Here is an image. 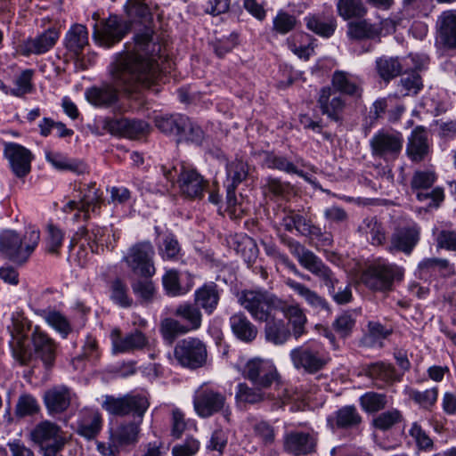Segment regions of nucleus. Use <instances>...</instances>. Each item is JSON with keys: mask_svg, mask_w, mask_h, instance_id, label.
Listing matches in <instances>:
<instances>
[{"mask_svg": "<svg viewBox=\"0 0 456 456\" xmlns=\"http://www.w3.org/2000/svg\"><path fill=\"white\" fill-rule=\"evenodd\" d=\"M242 375L258 388H268L278 379L273 363L261 358L249 360L243 368Z\"/></svg>", "mask_w": 456, "mask_h": 456, "instance_id": "obj_12", "label": "nucleus"}, {"mask_svg": "<svg viewBox=\"0 0 456 456\" xmlns=\"http://www.w3.org/2000/svg\"><path fill=\"white\" fill-rule=\"evenodd\" d=\"M316 444V438L304 432H290L284 438V449L294 456H302L314 452Z\"/></svg>", "mask_w": 456, "mask_h": 456, "instance_id": "obj_22", "label": "nucleus"}, {"mask_svg": "<svg viewBox=\"0 0 456 456\" xmlns=\"http://www.w3.org/2000/svg\"><path fill=\"white\" fill-rule=\"evenodd\" d=\"M88 45V31L82 24H74L65 37V46L76 55H79Z\"/></svg>", "mask_w": 456, "mask_h": 456, "instance_id": "obj_38", "label": "nucleus"}, {"mask_svg": "<svg viewBox=\"0 0 456 456\" xmlns=\"http://www.w3.org/2000/svg\"><path fill=\"white\" fill-rule=\"evenodd\" d=\"M306 28L316 35L329 38L337 28V20L333 16L322 17L320 14H310L305 18Z\"/></svg>", "mask_w": 456, "mask_h": 456, "instance_id": "obj_37", "label": "nucleus"}, {"mask_svg": "<svg viewBox=\"0 0 456 456\" xmlns=\"http://www.w3.org/2000/svg\"><path fill=\"white\" fill-rule=\"evenodd\" d=\"M285 284L295 293L303 297L311 307L318 310H329V304L326 299L305 284L289 278L285 281Z\"/></svg>", "mask_w": 456, "mask_h": 456, "instance_id": "obj_35", "label": "nucleus"}, {"mask_svg": "<svg viewBox=\"0 0 456 456\" xmlns=\"http://www.w3.org/2000/svg\"><path fill=\"white\" fill-rule=\"evenodd\" d=\"M346 35L350 39L363 40L379 37V31L376 23H370L366 19H358L347 24Z\"/></svg>", "mask_w": 456, "mask_h": 456, "instance_id": "obj_41", "label": "nucleus"}, {"mask_svg": "<svg viewBox=\"0 0 456 456\" xmlns=\"http://www.w3.org/2000/svg\"><path fill=\"white\" fill-rule=\"evenodd\" d=\"M4 155L17 177L22 178L29 174L33 154L28 149L16 142H5Z\"/></svg>", "mask_w": 456, "mask_h": 456, "instance_id": "obj_15", "label": "nucleus"}, {"mask_svg": "<svg viewBox=\"0 0 456 456\" xmlns=\"http://www.w3.org/2000/svg\"><path fill=\"white\" fill-rule=\"evenodd\" d=\"M154 254L153 246L150 241L138 242L128 248L123 261L134 275L151 278L156 273Z\"/></svg>", "mask_w": 456, "mask_h": 456, "instance_id": "obj_8", "label": "nucleus"}, {"mask_svg": "<svg viewBox=\"0 0 456 456\" xmlns=\"http://www.w3.org/2000/svg\"><path fill=\"white\" fill-rule=\"evenodd\" d=\"M112 352L114 354L126 353L143 348L147 338L140 330H134L125 337L121 336L120 330L114 329L110 332Z\"/></svg>", "mask_w": 456, "mask_h": 456, "instance_id": "obj_20", "label": "nucleus"}, {"mask_svg": "<svg viewBox=\"0 0 456 456\" xmlns=\"http://www.w3.org/2000/svg\"><path fill=\"white\" fill-rule=\"evenodd\" d=\"M102 416L97 411L84 410L78 421L77 433L86 439L94 438L102 428Z\"/></svg>", "mask_w": 456, "mask_h": 456, "instance_id": "obj_36", "label": "nucleus"}, {"mask_svg": "<svg viewBox=\"0 0 456 456\" xmlns=\"http://www.w3.org/2000/svg\"><path fill=\"white\" fill-rule=\"evenodd\" d=\"M409 435L414 440L419 450L429 451L433 448V440L418 422L411 424L409 429Z\"/></svg>", "mask_w": 456, "mask_h": 456, "instance_id": "obj_64", "label": "nucleus"}, {"mask_svg": "<svg viewBox=\"0 0 456 456\" xmlns=\"http://www.w3.org/2000/svg\"><path fill=\"white\" fill-rule=\"evenodd\" d=\"M239 303L258 322H264L276 314L281 308V298L264 290H244Z\"/></svg>", "mask_w": 456, "mask_h": 456, "instance_id": "obj_3", "label": "nucleus"}, {"mask_svg": "<svg viewBox=\"0 0 456 456\" xmlns=\"http://www.w3.org/2000/svg\"><path fill=\"white\" fill-rule=\"evenodd\" d=\"M265 162L269 168L278 169L288 174H296L304 179L308 180V177L305 175V173L301 170H298L297 167L285 157L269 155L266 158Z\"/></svg>", "mask_w": 456, "mask_h": 456, "instance_id": "obj_56", "label": "nucleus"}, {"mask_svg": "<svg viewBox=\"0 0 456 456\" xmlns=\"http://www.w3.org/2000/svg\"><path fill=\"white\" fill-rule=\"evenodd\" d=\"M234 336L246 343L252 342L257 336V328L248 319L243 313L232 314L229 320Z\"/></svg>", "mask_w": 456, "mask_h": 456, "instance_id": "obj_26", "label": "nucleus"}, {"mask_svg": "<svg viewBox=\"0 0 456 456\" xmlns=\"http://www.w3.org/2000/svg\"><path fill=\"white\" fill-rule=\"evenodd\" d=\"M88 102L95 106L106 107L118 101V89L109 84L92 87L86 92Z\"/></svg>", "mask_w": 456, "mask_h": 456, "instance_id": "obj_34", "label": "nucleus"}, {"mask_svg": "<svg viewBox=\"0 0 456 456\" xmlns=\"http://www.w3.org/2000/svg\"><path fill=\"white\" fill-rule=\"evenodd\" d=\"M290 360L295 369L314 374L328 363V358L311 346H297L290 351Z\"/></svg>", "mask_w": 456, "mask_h": 456, "instance_id": "obj_13", "label": "nucleus"}, {"mask_svg": "<svg viewBox=\"0 0 456 456\" xmlns=\"http://www.w3.org/2000/svg\"><path fill=\"white\" fill-rule=\"evenodd\" d=\"M318 105L321 112L335 122H342L346 108L344 98L334 89L326 86L321 89Z\"/></svg>", "mask_w": 456, "mask_h": 456, "instance_id": "obj_17", "label": "nucleus"}, {"mask_svg": "<svg viewBox=\"0 0 456 456\" xmlns=\"http://www.w3.org/2000/svg\"><path fill=\"white\" fill-rule=\"evenodd\" d=\"M248 175L247 163L236 159L226 164L227 211L231 217L239 218L243 213L241 207L237 204L235 191L237 186L247 178Z\"/></svg>", "mask_w": 456, "mask_h": 456, "instance_id": "obj_11", "label": "nucleus"}, {"mask_svg": "<svg viewBox=\"0 0 456 456\" xmlns=\"http://www.w3.org/2000/svg\"><path fill=\"white\" fill-rule=\"evenodd\" d=\"M110 297L113 303L122 308H128L133 305V298L128 295V289L121 279H115L110 285Z\"/></svg>", "mask_w": 456, "mask_h": 456, "instance_id": "obj_49", "label": "nucleus"}, {"mask_svg": "<svg viewBox=\"0 0 456 456\" xmlns=\"http://www.w3.org/2000/svg\"><path fill=\"white\" fill-rule=\"evenodd\" d=\"M178 183L182 194L190 199L202 198L208 184L195 168L185 166L182 167Z\"/></svg>", "mask_w": 456, "mask_h": 456, "instance_id": "obj_16", "label": "nucleus"}, {"mask_svg": "<svg viewBox=\"0 0 456 456\" xmlns=\"http://www.w3.org/2000/svg\"><path fill=\"white\" fill-rule=\"evenodd\" d=\"M219 301L217 286L211 282L203 285L195 291V302L198 306L203 308L208 314H212Z\"/></svg>", "mask_w": 456, "mask_h": 456, "instance_id": "obj_39", "label": "nucleus"}, {"mask_svg": "<svg viewBox=\"0 0 456 456\" xmlns=\"http://www.w3.org/2000/svg\"><path fill=\"white\" fill-rule=\"evenodd\" d=\"M292 326V333L296 338L302 336L305 331L306 316L298 304H289L281 299V308H278Z\"/></svg>", "mask_w": 456, "mask_h": 456, "instance_id": "obj_25", "label": "nucleus"}, {"mask_svg": "<svg viewBox=\"0 0 456 456\" xmlns=\"http://www.w3.org/2000/svg\"><path fill=\"white\" fill-rule=\"evenodd\" d=\"M403 270L388 262L379 260L371 264L362 274V283L370 289L387 291L395 280H401Z\"/></svg>", "mask_w": 456, "mask_h": 456, "instance_id": "obj_6", "label": "nucleus"}, {"mask_svg": "<svg viewBox=\"0 0 456 456\" xmlns=\"http://www.w3.org/2000/svg\"><path fill=\"white\" fill-rule=\"evenodd\" d=\"M47 235L45 238V250L52 255H58L64 240L63 232L53 224L47 225Z\"/></svg>", "mask_w": 456, "mask_h": 456, "instance_id": "obj_59", "label": "nucleus"}, {"mask_svg": "<svg viewBox=\"0 0 456 456\" xmlns=\"http://www.w3.org/2000/svg\"><path fill=\"white\" fill-rule=\"evenodd\" d=\"M403 419L401 412L396 410L387 411L373 419V426L379 430H387Z\"/></svg>", "mask_w": 456, "mask_h": 456, "instance_id": "obj_63", "label": "nucleus"}, {"mask_svg": "<svg viewBox=\"0 0 456 456\" xmlns=\"http://www.w3.org/2000/svg\"><path fill=\"white\" fill-rule=\"evenodd\" d=\"M34 73L35 71L30 69L22 70L14 80L15 87L9 89V94L22 97L27 94H30L34 89L32 83Z\"/></svg>", "mask_w": 456, "mask_h": 456, "instance_id": "obj_50", "label": "nucleus"}, {"mask_svg": "<svg viewBox=\"0 0 456 456\" xmlns=\"http://www.w3.org/2000/svg\"><path fill=\"white\" fill-rule=\"evenodd\" d=\"M29 436L38 445L44 456H57L67 443L61 428L50 420L37 423Z\"/></svg>", "mask_w": 456, "mask_h": 456, "instance_id": "obj_4", "label": "nucleus"}, {"mask_svg": "<svg viewBox=\"0 0 456 456\" xmlns=\"http://www.w3.org/2000/svg\"><path fill=\"white\" fill-rule=\"evenodd\" d=\"M73 397L71 389L66 386H54L47 389L43 396L45 406L50 416L65 412L70 406Z\"/></svg>", "mask_w": 456, "mask_h": 456, "instance_id": "obj_18", "label": "nucleus"}, {"mask_svg": "<svg viewBox=\"0 0 456 456\" xmlns=\"http://www.w3.org/2000/svg\"><path fill=\"white\" fill-rule=\"evenodd\" d=\"M262 388L249 387L246 383H240L237 386L235 399L238 403L255 404L265 399V394Z\"/></svg>", "mask_w": 456, "mask_h": 456, "instance_id": "obj_53", "label": "nucleus"}, {"mask_svg": "<svg viewBox=\"0 0 456 456\" xmlns=\"http://www.w3.org/2000/svg\"><path fill=\"white\" fill-rule=\"evenodd\" d=\"M42 317L49 326L59 332L63 338H66L72 330L68 318L59 311L45 310L42 313Z\"/></svg>", "mask_w": 456, "mask_h": 456, "instance_id": "obj_48", "label": "nucleus"}, {"mask_svg": "<svg viewBox=\"0 0 456 456\" xmlns=\"http://www.w3.org/2000/svg\"><path fill=\"white\" fill-rule=\"evenodd\" d=\"M265 322V336L267 341L273 345H282L290 337L291 333L282 319H277L275 314L264 321Z\"/></svg>", "mask_w": 456, "mask_h": 456, "instance_id": "obj_32", "label": "nucleus"}, {"mask_svg": "<svg viewBox=\"0 0 456 456\" xmlns=\"http://www.w3.org/2000/svg\"><path fill=\"white\" fill-rule=\"evenodd\" d=\"M419 240V229L416 226L401 227L395 230L391 238L388 251L411 254Z\"/></svg>", "mask_w": 456, "mask_h": 456, "instance_id": "obj_19", "label": "nucleus"}, {"mask_svg": "<svg viewBox=\"0 0 456 456\" xmlns=\"http://www.w3.org/2000/svg\"><path fill=\"white\" fill-rule=\"evenodd\" d=\"M361 406L367 412H376L384 409L387 403V395L375 392L365 393L360 398Z\"/></svg>", "mask_w": 456, "mask_h": 456, "instance_id": "obj_57", "label": "nucleus"}, {"mask_svg": "<svg viewBox=\"0 0 456 456\" xmlns=\"http://www.w3.org/2000/svg\"><path fill=\"white\" fill-rule=\"evenodd\" d=\"M45 158L58 170L71 171L78 175L86 172V166L83 162L69 159L60 153L46 152Z\"/></svg>", "mask_w": 456, "mask_h": 456, "instance_id": "obj_44", "label": "nucleus"}, {"mask_svg": "<svg viewBox=\"0 0 456 456\" xmlns=\"http://www.w3.org/2000/svg\"><path fill=\"white\" fill-rule=\"evenodd\" d=\"M358 232L373 246L383 245L387 240L385 228L375 216L364 218L358 227Z\"/></svg>", "mask_w": 456, "mask_h": 456, "instance_id": "obj_33", "label": "nucleus"}, {"mask_svg": "<svg viewBox=\"0 0 456 456\" xmlns=\"http://www.w3.org/2000/svg\"><path fill=\"white\" fill-rule=\"evenodd\" d=\"M193 406L200 418H209L214 414L222 413L227 421L230 420L231 409L227 404L225 395L206 384L201 385L195 391Z\"/></svg>", "mask_w": 456, "mask_h": 456, "instance_id": "obj_5", "label": "nucleus"}, {"mask_svg": "<svg viewBox=\"0 0 456 456\" xmlns=\"http://www.w3.org/2000/svg\"><path fill=\"white\" fill-rule=\"evenodd\" d=\"M305 269L316 276L328 289L329 292H333V289H336L339 283V280L335 273L318 256Z\"/></svg>", "mask_w": 456, "mask_h": 456, "instance_id": "obj_40", "label": "nucleus"}, {"mask_svg": "<svg viewBox=\"0 0 456 456\" xmlns=\"http://www.w3.org/2000/svg\"><path fill=\"white\" fill-rule=\"evenodd\" d=\"M35 354L45 364L52 367L56 356V344L45 332L36 327L32 334Z\"/></svg>", "mask_w": 456, "mask_h": 456, "instance_id": "obj_21", "label": "nucleus"}, {"mask_svg": "<svg viewBox=\"0 0 456 456\" xmlns=\"http://www.w3.org/2000/svg\"><path fill=\"white\" fill-rule=\"evenodd\" d=\"M60 37L55 28H50L36 37L28 38L24 43V54H43L50 51Z\"/></svg>", "mask_w": 456, "mask_h": 456, "instance_id": "obj_24", "label": "nucleus"}, {"mask_svg": "<svg viewBox=\"0 0 456 456\" xmlns=\"http://www.w3.org/2000/svg\"><path fill=\"white\" fill-rule=\"evenodd\" d=\"M174 355L183 367L195 370L207 362L208 352L204 343L199 338H188L180 340L175 346Z\"/></svg>", "mask_w": 456, "mask_h": 456, "instance_id": "obj_10", "label": "nucleus"}, {"mask_svg": "<svg viewBox=\"0 0 456 456\" xmlns=\"http://www.w3.org/2000/svg\"><path fill=\"white\" fill-rule=\"evenodd\" d=\"M145 0H127L125 8L129 18L133 20H140L142 21H149L151 13Z\"/></svg>", "mask_w": 456, "mask_h": 456, "instance_id": "obj_60", "label": "nucleus"}, {"mask_svg": "<svg viewBox=\"0 0 456 456\" xmlns=\"http://www.w3.org/2000/svg\"><path fill=\"white\" fill-rule=\"evenodd\" d=\"M403 137L401 133L381 130L376 133L370 141L372 153L382 158H393L401 152Z\"/></svg>", "mask_w": 456, "mask_h": 456, "instance_id": "obj_14", "label": "nucleus"}, {"mask_svg": "<svg viewBox=\"0 0 456 456\" xmlns=\"http://www.w3.org/2000/svg\"><path fill=\"white\" fill-rule=\"evenodd\" d=\"M175 314L186 322L184 325L189 328V331L198 330L201 325L202 314L197 305H181L175 309Z\"/></svg>", "mask_w": 456, "mask_h": 456, "instance_id": "obj_46", "label": "nucleus"}, {"mask_svg": "<svg viewBox=\"0 0 456 456\" xmlns=\"http://www.w3.org/2000/svg\"><path fill=\"white\" fill-rule=\"evenodd\" d=\"M40 240V232L34 226L23 234L13 230L0 232V256L14 264L23 265L35 251Z\"/></svg>", "mask_w": 456, "mask_h": 456, "instance_id": "obj_2", "label": "nucleus"}, {"mask_svg": "<svg viewBox=\"0 0 456 456\" xmlns=\"http://www.w3.org/2000/svg\"><path fill=\"white\" fill-rule=\"evenodd\" d=\"M337 12L345 20L363 18L368 9L362 0H338Z\"/></svg>", "mask_w": 456, "mask_h": 456, "instance_id": "obj_42", "label": "nucleus"}, {"mask_svg": "<svg viewBox=\"0 0 456 456\" xmlns=\"http://www.w3.org/2000/svg\"><path fill=\"white\" fill-rule=\"evenodd\" d=\"M354 326L355 318L350 313H343L332 323L333 330L342 338L350 336Z\"/></svg>", "mask_w": 456, "mask_h": 456, "instance_id": "obj_62", "label": "nucleus"}, {"mask_svg": "<svg viewBox=\"0 0 456 456\" xmlns=\"http://www.w3.org/2000/svg\"><path fill=\"white\" fill-rule=\"evenodd\" d=\"M376 69L379 77L387 82L401 74L403 65L398 58L382 56L376 61Z\"/></svg>", "mask_w": 456, "mask_h": 456, "instance_id": "obj_43", "label": "nucleus"}, {"mask_svg": "<svg viewBox=\"0 0 456 456\" xmlns=\"http://www.w3.org/2000/svg\"><path fill=\"white\" fill-rule=\"evenodd\" d=\"M362 418L354 406H344L336 412V425L340 428L358 426Z\"/></svg>", "mask_w": 456, "mask_h": 456, "instance_id": "obj_51", "label": "nucleus"}, {"mask_svg": "<svg viewBox=\"0 0 456 456\" xmlns=\"http://www.w3.org/2000/svg\"><path fill=\"white\" fill-rule=\"evenodd\" d=\"M331 83L336 92H339L350 96H361V83L351 73L342 70H336L332 75Z\"/></svg>", "mask_w": 456, "mask_h": 456, "instance_id": "obj_30", "label": "nucleus"}, {"mask_svg": "<svg viewBox=\"0 0 456 456\" xmlns=\"http://www.w3.org/2000/svg\"><path fill=\"white\" fill-rule=\"evenodd\" d=\"M40 411L37 400L29 394H23L19 396L15 406V414L18 417H26L37 414Z\"/></svg>", "mask_w": 456, "mask_h": 456, "instance_id": "obj_55", "label": "nucleus"}, {"mask_svg": "<svg viewBox=\"0 0 456 456\" xmlns=\"http://www.w3.org/2000/svg\"><path fill=\"white\" fill-rule=\"evenodd\" d=\"M152 35L153 30L145 27L134 35L133 49L120 54L111 69L115 86L131 93L156 83L160 71L153 53L159 50V45L152 42Z\"/></svg>", "mask_w": 456, "mask_h": 456, "instance_id": "obj_1", "label": "nucleus"}, {"mask_svg": "<svg viewBox=\"0 0 456 456\" xmlns=\"http://www.w3.org/2000/svg\"><path fill=\"white\" fill-rule=\"evenodd\" d=\"M127 404L125 406L126 414L132 415L134 420L142 421L144 413L150 406L149 400L142 395H125Z\"/></svg>", "mask_w": 456, "mask_h": 456, "instance_id": "obj_47", "label": "nucleus"}, {"mask_svg": "<svg viewBox=\"0 0 456 456\" xmlns=\"http://www.w3.org/2000/svg\"><path fill=\"white\" fill-rule=\"evenodd\" d=\"M129 29V22L117 15H110L99 24H94L93 39L101 46L110 47L119 42Z\"/></svg>", "mask_w": 456, "mask_h": 456, "instance_id": "obj_9", "label": "nucleus"}, {"mask_svg": "<svg viewBox=\"0 0 456 456\" xmlns=\"http://www.w3.org/2000/svg\"><path fill=\"white\" fill-rule=\"evenodd\" d=\"M281 225L288 232H292L295 229L301 235L309 238L316 246L329 247L333 242L330 232L322 231L310 219L295 212L286 214L281 220Z\"/></svg>", "mask_w": 456, "mask_h": 456, "instance_id": "obj_7", "label": "nucleus"}, {"mask_svg": "<svg viewBox=\"0 0 456 456\" xmlns=\"http://www.w3.org/2000/svg\"><path fill=\"white\" fill-rule=\"evenodd\" d=\"M30 324L23 314L15 313L12 317V325L8 327L11 335L20 344L27 336Z\"/></svg>", "mask_w": 456, "mask_h": 456, "instance_id": "obj_61", "label": "nucleus"}, {"mask_svg": "<svg viewBox=\"0 0 456 456\" xmlns=\"http://www.w3.org/2000/svg\"><path fill=\"white\" fill-rule=\"evenodd\" d=\"M162 283L167 293L173 297L185 294L190 289V287L184 288L180 284L179 273L175 269L166 271Z\"/></svg>", "mask_w": 456, "mask_h": 456, "instance_id": "obj_54", "label": "nucleus"}, {"mask_svg": "<svg viewBox=\"0 0 456 456\" xmlns=\"http://www.w3.org/2000/svg\"><path fill=\"white\" fill-rule=\"evenodd\" d=\"M418 270L421 276L436 275L452 276L455 273L453 265L445 258H425L418 265Z\"/></svg>", "mask_w": 456, "mask_h": 456, "instance_id": "obj_31", "label": "nucleus"}, {"mask_svg": "<svg viewBox=\"0 0 456 456\" xmlns=\"http://www.w3.org/2000/svg\"><path fill=\"white\" fill-rule=\"evenodd\" d=\"M160 332L163 338L170 342L177 336L189 332V328L173 318H166L161 322Z\"/></svg>", "mask_w": 456, "mask_h": 456, "instance_id": "obj_58", "label": "nucleus"}, {"mask_svg": "<svg viewBox=\"0 0 456 456\" xmlns=\"http://www.w3.org/2000/svg\"><path fill=\"white\" fill-rule=\"evenodd\" d=\"M406 152L412 161H421L428 153L427 133L422 127H416L409 137Z\"/></svg>", "mask_w": 456, "mask_h": 456, "instance_id": "obj_27", "label": "nucleus"}, {"mask_svg": "<svg viewBox=\"0 0 456 456\" xmlns=\"http://www.w3.org/2000/svg\"><path fill=\"white\" fill-rule=\"evenodd\" d=\"M82 194L80 198L81 208H83V212H85V218H87L89 210L94 212L99 207L102 196L99 193V190L95 188V183L87 184L86 188L82 190Z\"/></svg>", "mask_w": 456, "mask_h": 456, "instance_id": "obj_52", "label": "nucleus"}, {"mask_svg": "<svg viewBox=\"0 0 456 456\" xmlns=\"http://www.w3.org/2000/svg\"><path fill=\"white\" fill-rule=\"evenodd\" d=\"M437 39L446 48L456 49V11H445L436 22Z\"/></svg>", "mask_w": 456, "mask_h": 456, "instance_id": "obj_23", "label": "nucleus"}, {"mask_svg": "<svg viewBox=\"0 0 456 456\" xmlns=\"http://www.w3.org/2000/svg\"><path fill=\"white\" fill-rule=\"evenodd\" d=\"M364 371L370 379L386 385H391L394 382L399 381L402 377L392 364L385 362L368 364Z\"/></svg>", "mask_w": 456, "mask_h": 456, "instance_id": "obj_28", "label": "nucleus"}, {"mask_svg": "<svg viewBox=\"0 0 456 456\" xmlns=\"http://www.w3.org/2000/svg\"><path fill=\"white\" fill-rule=\"evenodd\" d=\"M142 421L134 420L119 425L116 429H111V439L119 448L134 444L138 441L140 425Z\"/></svg>", "mask_w": 456, "mask_h": 456, "instance_id": "obj_29", "label": "nucleus"}, {"mask_svg": "<svg viewBox=\"0 0 456 456\" xmlns=\"http://www.w3.org/2000/svg\"><path fill=\"white\" fill-rule=\"evenodd\" d=\"M154 122L161 132L178 135L180 129L187 124V117L180 114L157 116Z\"/></svg>", "mask_w": 456, "mask_h": 456, "instance_id": "obj_45", "label": "nucleus"}]
</instances>
